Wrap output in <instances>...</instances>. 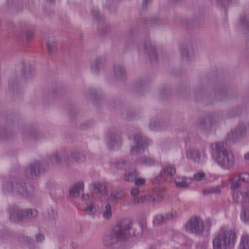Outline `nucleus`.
Masks as SVG:
<instances>
[{"label": "nucleus", "mask_w": 249, "mask_h": 249, "mask_svg": "<svg viewBox=\"0 0 249 249\" xmlns=\"http://www.w3.org/2000/svg\"><path fill=\"white\" fill-rule=\"evenodd\" d=\"M231 189L234 201H249V174L243 173L231 180Z\"/></svg>", "instance_id": "1"}, {"label": "nucleus", "mask_w": 249, "mask_h": 249, "mask_svg": "<svg viewBox=\"0 0 249 249\" xmlns=\"http://www.w3.org/2000/svg\"><path fill=\"white\" fill-rule=\"evenodd\" d=\"M129 225H122L113 228L103 238V245L108 249H114L118 244L128 237Z\"/></svg>", "instance_id": "2"}, {"label": "nucleus", "mask_w": 249, "mask_h": 249, "mask_svg": "<svg viewBox=\"0 0 249 249\" xmlns=\"http://www.w3.org/2000/svg\"><path fill=\"white\" fill-rule=\"evenodd\" d=\"M215 161L221 167L229 168L235 163L234 157L230 151L225 147L223 142H215L211 145Z\"/></svg>", "instance_id": "3"}, {"label": "nucleus", "mask_w": 249, "mask_h": 249, "mask_svg": "<svg viewBox=\"0 0 249 249\" xmlns=\"http://www.w3.org/2000/svg\"><path fill=\"white\" fill-rule=\"evenodd\" d=\"M236 238L234 231L222 229L213 239V249H226L228 247L233 246Z\"/></svg>", "instance_id": "4"}, {"label": "nucleus", "mask_w": 249, "mask_h": 249, "mask_svg": "<svg viewBox=\"0 0 249 249\" xmlns=\"http://www.w3.org/2000/svg\"><path fill=\"white\" fill-rule=\"evenodd\" d=\"M2 188L5 194L12 193L26 197L31 196L34 193V188L32 186H28L27 188L24 183H17L15 180L4 184Z\"/></svg>", "instance_id": "5"}, {"label": "nucleus", "mask_w": 249, "mask_h": 249, "mask_svg": "<svg viewBox=\"0 0 249 249\" xmlns=\"http://www.w3.org/2000/svg\"><path fill=\"white\" fill-rule=\"evenodd\" d=\"M185 228L187 231L197 235H202L204 231L203 221L197 216L191 217L186 224Z\"/></svg>", "instance_id": "6"}, {"label": "nucleus", "mask_w": 249, "mask_h": 249, "mask_svg": "<svg viewBox=\"0 0 249 249\" xmlns=\"http://www.w3.org/2000/svg\"><path fill=\"white\" fill-rule=\"evenodd\" d=\"M134 141L135 145L131 150V155L141 154L145 150L146 147L152 143L151 141L145 138H143L140 133L136 134L134 137Z\"/></svg>", "instance_id": "7"}, {"label": "nucleus", "mask_w": 249, "mask_h": 249, "mask_svg": "<svg viewBox=\"0 0 249 249\" xmlns=\"http://www.w3.org/2000/svg\"><path fill=\"white\" fill-rule=\"evenodd\" d=\"M175 173L176 168L175 167L171 164L167 165L163 168L162 172L153 180V183L160 184L166 179H170L172 181Z\"/></svg>", "instance_id": "8"}, {"label": "nucleus", "mask_w": 249, "mask_h": 249, "mask_svg": "<svg viewBox=\"0 0 249 249\" xmlns=\"http://www.w3.org/2000/svg\"><path fill=\"white\" fill-rule=\"evenodd\" d=\"M9 219L15 222H21L25 220L24 209H21L17 206L13 205L8 209Z\"/></svg>", "instance_id": "9"}, {"label": "nucleus", "mask_w": 249, "mask_h": 249, "mask_svg": "<svg viewBox=\"0 0 249 249\" xmlns=\"http://www.w3.org/2000/svg\"><path fill=\"white\" fill-rule=\"evenodd\" d=\"M48 167V164L44 161L36 162L31 164L26 170V173L28 175L30 174L31 177L38 176L40 172L44 171Z\"/></svg>", "instance_id": "10"}, {"label": "nucleus", "mask_w": 249, "mask_h": 249, "mask_svg": "<svg viewBox=\"0 0 249 249\" xmlns=\"http://www.w3.org/2000/svg\"><path fill=\"white\" fill-rule=\"evenodd\" d=\"M122 139L119 135L109 132L107 136V143L110 149H118L121 144Z\"/></svg>", "instance_id": "11"}, {"label": "nucleus", "mask_w": 249, "mask_h": 249, "mask_svg": "<svg viewBox=\"0 0 249 249\" xmlns=\"http://www.w3.org/2000/svg\"><path fill=\"white\" fill-rule=\"evenodd\" d=\"M124 225H129L130 228L128 229L129 236H139L142 235L144 229L145 228L144 223H137L132 224L131 222H128Z\"/></svg>", "instance_id": "12"}, {"label": "nucleus", "mask_w": 249, "mask_h": 249, "mask_svg": "<svg viewBox=\"0 0 249 249\" xmlns=\"http://www.w3.org/2000/svg\"><path fill=\"white\" fill-rule=\"evenodd\" d=\"M119 166L122 169H127L125 174V179L127 181L132 182L136 177H138V173L134 169H129L130 164L128 162L121 163Z\"/></svg>", "instance_id": "13"}, {"label": "nucleus", "mask_w": 249, "mask_h": 249, "mask_svg": "<svg viewBox=\"0 0 249 249\" xmlns=\"http://www.w3.org/2000/svg\"><path fill=\"white\" fill-rule=\"evenodd\" d=\"M92 197H94V195H97V197L102 200L106 198L107 195V191L105 185L100 183L94 184L92 186Z\"/></svg>", "instance_id": "14"}, {"label": "nucleus", "mask_w": 249, "mask_h": 249, "mask_svg": "<svg viewBox=\"0 0 249 249\" xmlns=\"http://www.w3.org/2000/svg\"><path fill=\"white\" fill-rule=\"evenodd\" d=\"M180 52L181 58L184 61H190L195 58L194 50L191 45L183 46Z\"/></svg>", "instance_id": "15"}, {"label": "nucleus", "mask_w": 249, "mask_h": 249, "mask_svg": "<svg viewBox=\"0 0 249 249\" xmlns=\"http://www.w3.org/2000/svg\"><path fill=\"white\" fill-rule=\"evenodd\" d=\"M83 210L89 215L93 216L99 211V207L94 202H86Z\"/></svg>", "instance_id": "16"}, {"label": "nucleus", "mask_w": 249, "mask_h": 249, "mask_svg": "<svg viewBox=\"0 0 249 249\" xmlns=\"http://www.w3.org/2000/svg\"><path fill=\"white\" fill-rule=\"evenodd\" d=\"M84 184L82 181L76 182L69 190L70 195L73 197L79 196L81 193L84 191Z\"/></svg>", "instance_id": "17"}, {"label": "nucleus", "mask_w": 249, "mask_h": 249, "mask_svg": "<svg viewBox=\"0 0 249 249\" xmlns=\"http://www.w3.org/2000/svg\"><path fill=\"white\" fill-rule=\"evenodd\" d=\"M244 128H238L232 131L228 135V140L231 142H234L236 139L244 135Z\"/></svg>", "instance_id": "18"}, {"label": "nucleus", "mask_w": 249, "mask_h": 249, "mask_svg": "<svg viewBox=\"0 0 249 249\" xmlns=\"http://www.w3.org/2000/svg\"><path fill=\"white\" fill-rule=\"evenodd\" d=\"M102 217L104 220H109L112 216L111 205L108 203H105L102 211Z\"/></svg>", "instance_id": "19"}, {"label": "nucleus", "mask_w": 249, "mask_h": 249, "mask_svg": "<svg viewBox=\"0 0 249 249\" xmlns=\"http://www.w3.org/2000/svg\"><path fill=\"white\" fill-rule=\"evenodd\" d=\"M48 52L52 54L57 50V43L53 37H49L46 42Z\"/></svg>", "instance_id": "20"}, {"label": "nucleus", "mask_w": 249, "mask_h": 249, "mask_svg": "<svg viewBox=\"0 0 249 249\" xmlns=\"http://www.w3.org/2000/svg\"><path fill=\"white\" fill-rule=\"evenodd\" d=\"M238 249H249V235L244 233L241 237Z\"/></svg>", "instance_id": "21"}, {"label": "nucleus", "mask_w": 249, "mask_h": 249, "mask_svg": "<svg viewBox=\"0 0 249 249\" xmlns=\"http://www.w3.org/2000/svg\"><path fill=\"white\" fill-rule=\"evenodd\" d=\"M104 60L102 58H97L91 63V70L94 73L97 72L98 70L102 66Z\"/></svg>", "instance_id": "22"}, {"label": "nucleus", "mask_w": 249, "mask_h": 249, "mask_svg": "<svg viewBox=\"0 0 249 249\" xmlns=\"http://www.w3.org/2000/svg\"><path fill=\"white\" fill-rule=\"evenodd\" d=\"M140 190L138 188H133L130 191V195L132 197V202L136 204H139L140 196H139Z\"/></svg>", "instance_id": "23"}, {"label": "nucleus", "mask_w": 249, "mask_h": 249, "mask_svg": "<svg viewBox=\"0 0 249 249\" xmlns=\"http://www.w3.org/2000/svg\"><path fill=\"white\" fill-rule=\"evenodd\" d=\"M175 183L176 186L180 188L188 187L189 184L185 178L183 177H177L173 180Z\"/></svg>", "instance_id": "24"}, {"label": "nucleus", "mask_w": 249, "mask_h": 249, "mask_svg": "<svg viewBox=\"0 0 249 249\" xmlns=\"http://www.w3.org/2000/svg\"><path fill=\"white\" fill-rule=\"evenodd\" d=\"M187 157L196 162H198L200 159V153L197 151L190 149L187 152Z\"/></svg>", "instance_id": "25"}, {"label": "nucleus", "mask_w": 249, "mask_h": 249, "mask_svg": "<svg viewBox=\"0 0 249 249\" xmlns=\"http://www.w3.org/2000/svg\"><path fill=\"white\" fill-rule=\"evenodd\" d=\"M25 220L27 219H33L36 217L38 214L37 210L35 209H24Z\"/></svg>", "instance_id": "26"}, {"label": "nucleus", "mask_w": 249, "mask_h": 249, "mask_svg": "<svg viewBox=\"0 0 249 249\" xmlns=\"http://www.w3.org/2000/svg\"><path fill=\"white\" fill-rule=\"evenodd\" d=\"M221 192V188L219 186L207 188L203 190V194L205 196L212 194H219Z\"/></svg>", "instance_id": "27"}, {"label": "nucleus", "mask_w": 249, "mask_h": 249, "mask_svg": "<svg viewBox=\"0 0 249 249\" xmlns=\"http://www.w3.org/2000/svg\"><path fill=\"white\" fill-rule=\"evenodd\" d=\"M139 164H143L146 166H153L155 164V160L150 158L144 157L140 159L138 161Z\"/></svg>", "instance_id": "28"}, {"label": "nucleus", "mask_w": 249, "mask_h": 249, "mask_svg": "<svg viewBox=\"0 0 249 249\" xmlns=\"http://www.w3.org/2000/svg\"><path fill=\"white\" fill-rule=\"evenodd\" d=\"M140 204L147 203L155 200V196L151 193H147L146 195L140 196Z\"/></svg>", "instance_id": "29"}, {"label": "nucleus", "mask_w": 249, "mask_h": 249, "mask_svg": "<svg viewBox=\"0 0 249 249\" xmlns=\"http://www.w3.org/2000/svg\"><path fill=\"white\" fill-rule=\"evenodd\" d=\"M125 74V70L120 67L116 66L114 68V75L118 79H122L124 77Z\"/></svg>", "instance_id": "30"}, {"label": "nucleus", "mask_w": 249, "mask_h": 249, "mask_svg": "<svg viewBox=\"0 0 249 249\" xmlns=\"http://www.w3.org/2000/svg\"><path fill=\"white\" fill-rule=\"evenodd\" d=\"M71 158L75 161L82 162L85 161V156L78 152H73L71 155Z\"/></svg>", "instance_id": "31"}, {"label": "nucleus", "mask_w": 249, "mask_h": 249, "mask_svg": "<svg viewBox=\"0 0 249 249\" xmlns=\"http://www.w3.org/2000/svg\"><path fill=\"white\" fill-rule=\"evenodd\" d=\"M241 219L245 223L249 222V209H243L241 212Z\"/></svg>", "instance_id": "32"}, {"label": "nucleus", "mask_w": 249, "mask_h": 249, "mask_svg": "<svg viewBox=\"0 0 249 249\" xmlns=\"http://www.w3.org/2000/svg\"><path fill=\"white\" fill-rule=\"evenodd\" d=\"M20 241L24 244H26L29 247H31L34 245V240L27 235H23L20 237Z\"/></svg>", "instance_id": "33"}, {"label": "nucleus", "mask_w": 249, "mask_h": 249, "mask_svg": "<svg viewBox=\"0 0 249 249\" xmlns=\"http://www.w3.org/2000/svg\"><path fill=\"white\" fill-rule=\"evenodd\" d=\"M110 196L112 198L117 199H120L125 196V193L122 190L114 191L111 193Z\"/></svg>", "instance_id": "34"}, {"label": "nucleus", "mask_w": 249, "mask_h": 249, "mask_svg": "<svg viewBox=\"0 0 249 249\" xmlns=\"http://www.w3.org/2000/svg\"><path fill=\"white\" fill-rule=\"evenodd\" d=\"M166 222L164 216L161 214L156 215L153 219V223L155 225H160Z\"/></svg>", "instance_id": "35"}, {"label": "nucleus", "mask_w": 249, "mask_h": 249, "mask_svg": "<svg viewBox=\"0 0 249 249\" xmlns=\"http://www.w3.org/2000/svg\"><path fill=\"white\" fill-rule=\"evenodd\" d=\"M145 50L147 52V53H148L151 57L152 56L155 57L156 56L155 48L152 46L151 43L147 44L145 46Z\"/></svg>", "instance_id": "36"}, {"label": "nucleus", "mask_w": 249, "mask_h": 249, "mask_svg": "<svg viewBox=\"0 0 249 249\" xmlns=\"http://www.w3.org/2000/svg\"><path fill=\"white\" fill-rule=\"evenodd\" d=\"M205 173L203 172H198L194 175V178L197 181L203 180L205 178Z\"/></svg>", "instance_id": "37"}, {"label": "nucleus", "mask_w": 249, "mask_h": 249, "mask_svg": "<svg viewBox=\"0 0 249 249\" xmlns=\"http://www.w3.org/2000/svg\"><path fill=\"white\" fill-rule=\"evenodd\" d=\"M135 185L137 186H142L144 185L145 182V179L142 178H138L136 177V178L134 180Z\"/></svg>", "instance_id": "38"}, {"label": "nucleus", "mask_w": 249, "mask_h": 249, "mask_svg": "<svg viewBox=\"0 0 249 249\" xmlns=\"http://www.w3.org/2000/svg\"><path fill=\"white\" fill-rule=\"evenodd\" d=\"M177 216V213L174 211H171L170 212L168 213L164 216L166 221L175 218Z\"/></svg>", "instance_id": "39"}, {"label": "nucleus", "mask_w": 249, "mask_h": 249, "mask_svg": "<svg viewBox=\"0 0 249 249\" xmlns=\"http://www.w3.org/2000/svg\"><path fill=\"white\" fill-rule=\"evenodd\" d=\"M150 128L153 130H160V124L157 121L155 122H151L150 124Z\"/></svg>", "instance_id": "40"}, {"label": "nucleus", "mask_w": 249, "mask_h": 249, "mask_svg": "<svg viewBox=\"0 0 249 249\" xmlns=\"http://www.w3.org/2000/svg\"><path fill=\"white\" fill-rule=\"evenodd\" d=\"M241 23L243 26L249 27V15H246L241 18Z\"/></svg>", "instance_id": "41"}, {"label": "nucleus", "mask_w": 249, "mask_h": 249, "mask_svg": "<svg viewBox=\"0 0 249 249\" xmlns=\"http://www.w3.org/2000/svg\"><path fill=\"white\" fill-rule=\"evenodd\" d=\"M51 160L53 163H58L61 160L58 154H55L51 158Z\"/></svg>", "instance_id": "42"}, {"label": "nucleus", "mask_w": 249, "mask_h": 249, "mask_svg": "<svg viewBox=\"0 0 249 249\" xmlns=\"http://www.w3.org/2000/svg\"><path fill=\"white\" fill-rule=\"evenodd\" d=\"M90 200V197L89 194H85L83 195L82 197V200L85 202V204L86 203V202H91Z\"/></svg>", "instance_id": "43"}, {"label": "nucleus", "mask_w": 249, "mask_h": 249, "mask_svg": "<svg viewBox=\"0 0 249 249\" xmlns=\"http://www.w3.org/2000/svg\"><path fill=\"white\" fill-rule=\"evenodd\" d=\"M44 239V236L40 233H38L36 235V240L37 242H41Z\"/></svg>", "instance_id": "44"}, {"label": "nucleus", "mask_w": 249, "mask_h": 249, "mask_svg": "<svg viewBox=\"0 0 249 249\" xmlns=\"http://www.w3.org/2000/svg\"><path fill=\"white\" fill-rule=\"evenodd\" d=\"M163 191V189L162 188H160V187H156L153 190V194H154V195L155 196H158V193H160V192H162Z\"/></svg>", "instance_id": "45"}, {"label": "nucleus", "mask_w": 249, "mask_h": 249, "mask_svg": "<svg viewBox=\"0 0 249 249\" xmlns=\"http://www.w3.org/2000/svg\"><path fill=\"white\" fill-rule=\"evenodd\" d=\"M34 71V69L30 68L29 67H26L25 71V75L30 74L32 72Z\"/></svg>", "instance_id": "46"}, {"label": "nucleus", "mask_w": 249, "mask_h": 249, "mask_svg": "<svg viewBox=\"0 0 249 249\" xmlns=\"http://www.w3.org/2000/svg\"><path fill=\"white\" fill-rule=\"evenodd\" d=\"M33 36V32H26L25 33V36L27 39H29L30 38H31Z\"/></svg>", "instance_id": "47"}, {"label": "nucleus", "mask_w": 249, "mask_h": 249, "mask_svg": "<svg viewBox=\"0 0 249 249\" xmlns=\"http://www.w3.org/2000/svg\"><path fill=\"white\" fill-rule=\"evenodd\" d=\"M152 0H142V5L143 6H146V5L151 2Z\"/></svg>", "instance_id": "48"}, {"label": "nucleus", "mask_w": 249, "mask_h": 249, "mask_svg": "<svg viewBox=\"0 0 249 249\" xmlns=\"http://www.w3.org/2000/svg\"><path fill=\"white\" fill-rule=\"evenodd\" d=\"M244 158L246 160L249 161V153L245 154L244 156Z\"/></svg>", "instance_id": "49"}, {"label": "nucleus", "mask_w": 249, "mask_h": 249, "mask_svg": "<svg viewBox=\"0 0 249 249\" xmlns=\"http://www.w3.org/2000/svg\"><path fill=\"white\" fill-rule=\"evenodd\" d=\"M98 11H97H97H95V14L94 15V16L96 17V16H97V15H98ZM95 18H97V17H95Z\"/></svg>", "instance_id": "50"}, {"label": "nucleus", "mask_w": 249, "mask_h": 249, "mask_svg": "<svg viewBox=\"0 0 249 249\" xmlns=\"http://www.w3.org/2000/svg\"><path fill=\"white\" fill-rule=\"evenodd\" d=\"M227 1L226 2V3H227V4H229V3H231V1H232V0H227Z\"/></svg>", "instance_id": "51"}, {"label": "nucleus", "mask_w": 249, "mask_h": 249, "mask_svg": "<svg viewBox=\"0 0 249 249\" xmlns=\"http://www.w3.org/2000/svg\"><path fill=\"white\" fill-rule=\"evenodd\" d=\"M222 2H224V4H226V0H222Z\"/></svg>", "instance_id": "52"}]
</instances>
